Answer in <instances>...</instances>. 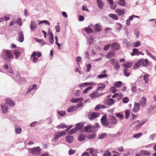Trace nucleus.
Here are the masks:
<instances>
[{
  "label": "nucleus",
  "instance_id": "f257e3e1",
  "mask_svg": "<svg viewBox=\"0 0 156 156\" xmlns=\"http://www.w3.org/2000/svg\"><path fill=\"white\" fill-rule=\"evenodd\" d=\"M2 58L5 60L9 61L11 59H12L14 56L11 51L9 50H3L2 53Z\"/></svg>",
  "mask_w": 156,
  "mask_h": 156
},
{
  "label": "nucleus",
  "instance_id": "f03ea898",
  "mask_svg": "<svg viewBox=\"0 0 156 156\" xmlns=\"http://www.w3.org/2000/svg\"><path fill=\"white\" fill-rule=\"evenodd\" d=\"M29 151L32 154L36 155H39L41 154V149L39 147H35L33 148H29Z\"/></svg>",
  "mask_w": 156,
  "mask_h": 156
},
{
  "label": "nucleus",
  "instance_id": "7ed1b4c3",
  "mask_svg": "<svg viewBox=\"0 0 156 156\" xmlns=\"http://www.w3.org/2000/svg\"><path fill=\"white\" fill-rule=\"evenodd\" d=\"M100 115L99 112H90L88 114V117L90 120H92L98 117Z\"/></svg>",
  "mask_w": 156,
  "mask_h": 156
},
{
  "label": "nucleus",
  "instance_id": "20e7f679",
  "mask_svg": "<svg viewBox=\"0 0 156 156\" xmlns=\"http://www.w3.org/2000/svg\"><path fill=\"white\" fill-rule=\"evenodd\" d=\"M66 134V132L65 131L57 132L55 134L54 137L53 139V140L54 141H56L58 139L63 136L65 135Z\"/></svg>",
  "mask_w": 156,
  "mask_h": 156
},
{
  "label": "nucleus",
  "instance_id": "39448f33",
  "mask_svg": "<svg viewBox=\"0 0 156 156\" xmlns=\"http://www.w3.org/2000/svg\"><path fill=\"white\" fill-rule=\"evenodd\" d=\"M117 122L115 117L113 116H112L109 118V119H108V127L109 128L112 127L113 126H111L110 124H114L116 123Z\"/></svg>",
  "mask_w": 156,
  "mask_h": 156
},
{
  "label": "nucleus",
  "instance_id": "423d86ee",
  "mask_svg": "<svg viewBox=\"0 0 156 156\" xmlns=\"http://www.w3.org/2000/svg\"><path fill=\"white\" fill-rule=\"evenodd\" d=\"M85 131L87 132H95L94 126H91L90 125L85 127Z\"/></svg>",
  "mask_w": 156,
  "mask_h": 156
},
{
  "label": "nucleus",
  "instance_id": "0eeeda50",
  "mask_svg": "<svg viewBox=\"0 0 156 156\" xmlns=\"http://www.w3.org/2000/svg\"><path fill=\"white\" fill-rule=\"evenodd\" d=\"M120 47L119 44L116 42L113 44L111 46V48L113 51H116L120 49Z\"/></svg>",
  "mask_w": 156,
  "mask_h": 156
},
{
  "label": "nucleus",
  "instance_id": "6e6552de",
  "mask_svg": "<svg viewBox=\"0 0 156 156\" xmlns=\"http://www.w3.org/2000/svg\"><path fill=\"white\" fill-rule=\"evenodd\" d=\"M5 102L7 104L9 105L10 106L13 107L15 105V103L10 98L6 99Z\"/></svg>",
  "mask_w": 156,
  "mask_h": 156
},
{
  "label": "nucleus",
  "instance_id": "1a4fd4ad",
  "mask_svg": "<svg viewBox=\"0 0 156 156\" xmlns=\"http://www.w3.org/2000/svg\"><path fill=\"white\" fill-rule=\"evenodd\" d=\"M140 105L139 103H136L135 102L134 107L133 109V111L134 112H138L140 109Z\"/></svg>",
  "mask_w": 156,
  "mask_h": 156
},
{
  "label": "nucleus",
  "instance_id": "9d476101",
  "mask_svg": "<svg viewBox=\"0 0 156 156\" xmlns=\"http://www.w3.org/2000/svg\"><path fill=\"white\" fill-rule=\"evenodd\" d=\"M19 38L18 41L20 42H22L24 40V35L22 31H20L18 33Z\"/></svg>",
  "mask_w": 156,
  "mask_h": 156
},
{
  "label": "nucleus",
  "instance_id": "9b49d317",
  "mask_svg": "<svg viewBox=\"0 0 156 156\" xmlns=\"http://www.w3.org/2000/svg\"><path fill=\"white\" fill-rule=\"evenodd\" d=\"M133 63L132 62H128L125 63H124L122 66H123L125 68L128 69L129 68L133 66Z\"/></svg>",
  "mask_w": 156,
  "mask_h": 156
},
{
  "label": "nucleus",
  "instance_id": "f8f14e48",
  "mask_svg": "<svg viewBox=\"0 0 156 156\" xmlns=\"http://www.w3.org/2000/svg\"><path fill=\"white\" fill-rule=\"evenodd\" d=\"M37 55V53L36 51L33 52L31 55V58L33 57L32 60L33 62L36 63L38 60V58L36 57L35 56Z\"/></svg>",
  "mask_w": 156,
  "mask_h": 156
},
{
  "label": "nucleus",
  "instance_id": "ddd939ff",
  "mask_svg": "<svg viewBox=\"0 0 156 156\" xmlns=\"http://www.w3.org/2000/svg\"><path fill=\"white\" fill-rule=\"evenodd\" d=\"M37 25L34 21H31L30 27L31 30H34L37 28Z\"/></svg>",
  "mask_w": 156,
  "mask_h": 156
},
{
  "label": "nucleus",
  "instance_id": "4468645a",
  "mask_svg": "<svg viewBox=\"0 0 156 156\" xmlns=\"http://www.w3.org/2000/svg\"><path fill=\"white\" fill-rule=\"evenodd\" d=\"M108 2L111 5L110 7L111 9L114 10L116 9V5L115 4H114V2L113 0H108Z\"/></svg>",
  "mask_w": 156,
  "mask_h": 156
},
{
  "label": "nucleus",
  "instance_id": "2eb2a0df",
  "mask_svg": "<svg viewBox=\"0 0 156 156\" xmlns=\"http://www.w3.org/2000/svg\"><path fill=\"white\" fill-rule=\"evenodd\" d=\"M2 111L4 113L7 112L9 109V107L5 105H1Z\"/></svg>",
  "mask_w": 156,
  "mask_h": 156
},
{
  "label": "nucleus",
  "instance_id": "dca6fc26",
  "mask_svg": "<svg viewBox=\"0 0 156 156\" xmlns=\"http://www.w3.org/2000/svg\"><path fill=\"white\" fill-rule=\"evenodd\" d=\"M142 62L140 59L133 66V69H138L142 65Z\"/></svg>",
  "mask_w": 156,
  "mask_h": 156
},
{
  "label": "nucleus",
  "instance_id": "f3484780",
  "mask_svg": "<svg viewBox=\"0 0 156 156\" xmlns=\"http://www.w3.org/2000/svg\"><path fill=\"white\" fill-rule=\"evenodd\" d=\"M124 75L126 77L129 76L131 74V70L128 69H124L123 70Z\"/></svg>",
  "mask_w": 156,
  "mask_h": 156
},
{
  "label": "nucleus",
  "instance_id": "a211bd4d",
  "mask_svg": "<svg viewBox=\"0 0 156 156\" xmlns=\"http://www.w3.org/2000/svg\"><path fill=\"white\" fill-rule=\"evenodd\" d=\"M101 122L102 124L106 126L107 125V121L106 120V115H105L103 116L101 119Z\"/></svg>",
  "mask_w": 156,
  "mask_h": 156
},
{
  "label": "nucleus",
  "instance_id": "6ab92c4d",
  "mask_svg": "<svg viewBox=\"0 0 156 156\" xmlns=\"http://www.w3.org/2000/svg\"><path fill=\"white\" fill-rule=\"evenodd\" d=\"M142 60V65L144 67H147L148 65V61L147 59L145 58L144 60L143 58L140 59Z\"/></svg>",
  "mask_w": 156,
  "mask_h": 156
},
{
  "label": "nucleus",
  "instance_id": "aec40b11",
  "mask_svg": "<svg viewBox=\"0 0 156 156\" xmlns=\"http://www.w3.org/2000/svg\"><path fill=\"white\" fill-rule=\"evenodd\" d=\"M66 138V141L69 143H71L73 140V136L70 135L67 136Z\"/></svg>",
  "mask_w": 156,
  "mask_h": 156
},
{
  "label": "nucleus",
  "instance_id": "412c9836",
  "mask_svg": "<svg viewBox=\"0 0 156 156\" xmlns=\"http://www.w3.org/2000/svg\"><path fill=\"white\" fill-rule=\"evenodd\" d=\"M106 108V107L104 105L99 104L96 106L94 108V109L96 111H98L100 109Z\"/></svg>",
  "mask_w": 156,
  "mask_h": 156
},
{
  "label": "nucleus",
  "instance_id": "4be33fe9",
  "mask_svg": "<svg viewBox=\"0 0 156 156\" xmlns=\"http://www.w3.org/2000/svg\"><path fill=\"white\" fill-rule=\"evenodd\" d=\"M116 11L119 16H122L125 13V10L123 9H117L116 10Z\"/></svg>",
  "mask_w": 156,
  "mask_h": 156
},
{
  "label": "nucleus",
  "instance_id": "5701e85b",
  "mask_svg": "<svg viewBox=\"0 0 156 156\" xmlns=\"http://www.w3.org/2000/svg\"><path fill=\"white\" fill-rule=\"evenodd\" d=\"M117 3L120 6L124 7L126 5V3L125 0H119Z\"/></svg>",
  "mask_w": 156,
  "mask_h": 156
},
{
  "label": "nucleus",
  "instance_id": "b1692460",
  "mask_svg": "<svg viewBox=\"0 0 156 156\" xmlns=\"http://www.w3.org/2000/svg\"><path fill=\"white\" fill-rule=\"evenodd\" d=\"M15 131L16 134H20L21 132V128L19 126L16 125Z\"/></svg>",
  "mask_w": 156,
  "mask_h": 156
},
{
  "label": "nucleus",
  "instance_id": "393cba45",
  "mask_svg": "<svg viewBox=\"0 0 156 156\" xmlns=\"http://www.w3.org/2000/svg\"><path fill=\"white\" fill-rule=\"evenodd\" d=\"M97 2L99 8L101 9L103 6L104 3L101 0H97Z\"/></svg>",
  "mask_w": 156,
  "mask_h": 156
},
{
  "label": "nucleus",
  "instance_id": "a878e982",
  "mask_svg": "<svg viewBox=\"0 0 156 156\" xmlns=\"http://www.w3.org/2000/svg\"><path fill=\"white\" fill-rule=\"evenodd\" d=\"M106 72V70L103 71L102 72L101 74L98 76V78L100 79H101L102 78L106 77L107 76V75L105 74Z\"/></svg>",
  "mask_w": 156,
  "mask_h": 156
},
{
  "label": "nucleus",
  "instance_id": "bb28decb",
  "mask_svg": "<svg viewBox=\"0 0 156 156\" xmlns=\"http://www.w3.org/2000/svg\"><path fill=\"white\" fill-rule=\"evenodd\" d=\"M96 84L94 82H91L89 83H83L81 84L80 85V87H82L83 86H85L86 85H96Z\"/></svg>",
  "mask_w": 156,
  "mask_h": 156
},
{
  "label": "nucleus",
  "instance_id": "cd10ccee",
  "mask_svg": "<svg viewBox=\"0 0 156 156\" xmlns=\"http://www.w3.org/2000/svg\"><path fill=\"white\" fill-rule=\"evenodd\" d=\"M149 76L150 75L148 74H146L144 76L143 79L145 81L146 83H147L148 82Z\"/></svg>",
  "mask_w": 156,
  "mask_h": 156
},
{
  "label": "nucleus",
  "instance_id": "c85d7f7f",
  "mask_svg": "<svg viewBox=\"0 0 156 156\" xmlns=\"http://www.w3.org/2000/svg\"><path fill=\"white\" fill-rule=\"evenodd\" d=\"M68 127L66 125L63 123H61L56 126V128L58 129H63Z\"/></svg>",
  "mask_w": 156,
  "mask_h": 156
},
{
  "label": "nucleus",
  "instance_id": "c756f323",
  "mask_svg": "<svg viewBox=\"0 0 156 156\" xmlns=\"http://www.w3.org/2000/svg\"><path fill=\"white\" fill-rule=\"evenodd\" d=\"M94 29L96 32H99L101 30V27L98 24H96L94 26Z\"/></svg>",
  "mask_w": 156,
  "mask_h": 156
},
{
  "label": "nucleus",
  "instance_id": "7c9ffc66",
  "mask_svg": "<svg viewBox=\"0 0 156 156\" xmlns=\"http://www.w3.org/2000/svg\"><path fill=\"white\" fill-rule=\"evenodd\" d=\"M140 153L142 155L148 156L150 154V153L148 151L146 150H142Z\"/></svg>",
  "mask_w": 156,
  "mask_h": 156
},
{
  "label": "nucleus",
  "instance_id": "2f4dec72",
  "mask_svg": "<svg viewBox=\"0 0 156 156\" xmlns=\"http://www.w3.org/2000/svg\"><path fill=\"white\" fill-rule=\"evenodd\" d=\"M76 106H73L71 107H70L68 108L67 110V112H70L72 111H74L76 109Z\"/></svg>",
  "mask_w": 156,
  "mask_h": 156
},
{
  "label": "nucleus",
  "instance_id": "473e14b6",
  "mask_svg": "<svg viewBox=\"0 0 156 156\" xmlns=\"http://www.w3.org/2000/svg\"><path fill=\"white\" fill-rule=\"evenodd\" d=\"M83 126V124L81 123H79L76 124V128L77 130H80L82 128V127Z\"/></svg>",
  "mask_w": 156,
  "mask_h": 156
},
{
  "label": "nucleus",
  "instance_id": "72a5a7b5",
  "mask_svg": "<svg viewBox=\"0 0 156 156\" xmlns=\"http://www.w3.org/2000/svg\"><path fill=\"white\" fill-rule=\"evenodd\" d=\"M83 99L82 98H73L71 100V101L73 103H76L78 102L79 101H83Z\"/></svg>",
  "mask_w": 156,
  "mask_h": 156
},
{
  "label": "nucleus",
  "instance_id": "f704fd0d",
  "mask_svg": "<svg viewBox=\"0 0 156 156\" xmlns=\"http://www.w3.org/2000/svg\"><path fill=\"white\" fill-rule=\"evenodd\" d=\"M122 84V83L121 81H119L115 82L114 85V86L116 87H119Z\"/></svg>",
  "mask_w": 156,
  "mask_h": 156
},
{
  "label": "nucleus",
  "instance_id": "c9c22d12",
  "mask_svg": "<svg viewBox=\"0 0 156 156\" xmlns=\"http://www.w3.org/2000/svg\"><path fill=\"white\" fill-rule=\"evenodd\" d=\"M109 16L114 20H117L118 19V17L115 14L111 13L109 15Z\"/></svg>",
  "mask_w": 156,
  "mask_h": 156
},
{
  "label": "nucleus",
  "instance_id": "e433bc0d",
  "mask_svg": "<svg viewBox=\"0 0 156 156\" xmlns=\"http://www.w3.org/2000/svg\"><path fill=\"white\" fill-rule=\"evenodd\" d=\"M122 131H118L117 133L116 134H112L111 135H110V136L111 137H116L117 136H121V134L122 133Z\"/></svg>",
  "mask_w": 156,
  "mask_h": 156
},
{
  "label": "nucleus",
  "instance_id": "4c0bfd02",
  "mask_svg": "<svg viewBox=\"0 0 156 156\" xmlns=\"http://www.w3.org/2000/svg\"><path fill=\"white\" fill-rule=\"evenodd\" d=\"M143 98L144 99V101H140V104L141 106L143 107H144L146 106V99L144 98V97H143Z\"/></svg>",
  "mask_w": 156,
  "mask_h": 156
},
{
  "label": "nucleus",
  "instance_id": "58836bf2",
  "mask_svg": "<svg viewBox=\"0 0 156 156\" xmlns=\"http://www.w3.org/2000/svg\"><path fill=\"white\" fill-rule=\"evenodd\" d=\"M108 105H111L115 103L114 99L112 98L108 99Z\"/></svg>",
  "mask_w": 156,
  "mask_h": 156
},
{
  "label": "nucleus",
  "instance_id": "ea45409f",
  "mask_svg": "<svg viewBox=\"0 0 156 156\" xmlns=\"http://www.w3.org/2000/svg\"><path fill=\"white\" fill-rule=\"evenodd\" d=\"M109 62L113 66L118 62V61L115 59L112 58L109 61Z\"/></svg>",
  "mask_w": 156,
  "mask_h": 156
},
{
  "label": "nucleus",
  "instance_id": "a19ab883",
  "mask_svg": "<svg viewBox=\"0 0 156 156\" xmlns=\"http://www.w3.org/2000/svg\"><path fill=\"white\" fill-rule=\"evenodd\" d=\"M84 30L88 34L91 33L93 32V30L90 27L85 28Z\"/></svg>",
  "mask_w": 156,
  "mask_h": 156
},
{
  "label": "nucleus",
  "instance_id": "79ce46f5",
  "mask_svg": "<svg viewBox=\"0 0 156 156\" xmlns=\"http://www.w3.org/2000/svg\"><path fill=\"white\" fill-rule=\"evenodd\" d=\"M85 139V136L84 135L81 134L78 137V140L79 141H82L84 140Z\"/></svg>",
  "mask_w": 156,
  "mask_h": 156
},
{
  "label": "nucleus",
  "instance_id": "37998d69",
  "mask_svg": "<svg viewBox=\"0 0 156 156\" xmlns=\"http://www.w3.org/2000/svg\"><path fill=\"white\" fill-rule=\"evenodd\" d=\"M115 55V53L114 52L111 51L108 53V58H111L114 57Z\"/></svg>",
  "mask_w": 156,
  "mask_h": 156
},
{
  "label": "nucleus",
  "instance_id": "c03bdc74",
  "mask_svg": "<svg viewBox=\"0 0 156 156\" xmlns=\"http://www.w3.org/2000/svg\"><path fill=\"white\" fill-rule=\"evenodd\" d=\"M89 152L92 155H94V154H95L97 153V151L96 149H94L93 148H90L89 149Z\"/></svg>",
  "mask_w": 156,
  "mask_h": 156
},
{
  "label": "nucleus",
  "instance_id": "a18cd8bd",
  "mask_svg": "<svg viewBox=\"0 0 156 156\" xmlns=\"http://www.w3.org/2000/svg\"><path fill=\"white\" fill-rule=\"evenodd\" d=\"M105 87V85L101 84H99L98 85V87L97 88V90H102Z\"/></svg>",
  "mask_w": 156,
  "mask_h": 156
},
{
  "label": "nucleus",
  "instance_id": "49530a36",
  "mask_svg": "<svg viewBox=\"0 0 156 156\" xmlns=\"http://www.w3.org/2000/svg\"><path fill=\"white\" fill-rule=\"evenodd\" d=\"M142 135V133H139L136 134L133 136V137L134 138H138L141 137Z\"/></svg>",
  "mask_w": 156,
  "mask_h": 156
},
{
  "label": "nucleus",
  "instance_id": "de8ad7c7",
  "mask_svg": "<svg viewBox=\"0 0 156 156\" xmlns=\"http://www.w3.org/2000/svg\"><path fill=\"white\" fill-rule=\"evenodd\" d=\"M35 88H36V90L37 89V86L36 84H34L32 86H30L29 88V89L27 91V93L30 92V91L32 89H34Z\"/></svg>",
  "mask_w": 156,
  "mask_h": 156
},
{
  "label": "nucleus",
  "instance_id": "09e8293b",
  "mask_svg": "<svg viewBox=\"0 0 156 156\" xmlns=\"http://www.w3.org/2000/svg\"><path fill=\"white\" fill-rule=\"evenodd\" d=\"M145 122H140L138 124H137L136 126V129H139L140 128L141 126L143 125V124H144V123Z\"/></svg>",
  "mask_w": 156,
  "mask_h": 156
},
{
  "label": "nucleus",
  "instance_id": "8fccbe9b",
  "mask_svg": "<svg viewBox=\"0 0 156 156\" xmlns=\"http://www.w3.org/2000/svg\"><path fill=\"white\" fill-rule=\"evenodd\" d=\"M14 53L16 56V58H17L20 55V52L19 51L16 50L14 51Z\"/></svg>",
  "mask_w": 156,
  "mask_h": 156
},
{
  "label": "nucleus",
  "instance_id": "3c124183",
  "mask_svg": "<svg viewBox=\"0 0 156 156\" xmlns=\"http://www.w3.org/2000/svg\"><path fill=\"white\" fill-rule=\"evenodd\" d=\"M77 129L76 128V127L75 128H73L71 129L69 132V134H72L73 133H75L77 131Z\"/></svg>",
  "mask_w": 156,
  "mask_h": 156
},
{
  "label": "nucleus",
  "instance_id": "603ef678",
  "mask_svg": "<svg viewBox=\"0 0 156 156\" xmlns=\"http://www.w3.org/2000/svg\"><path fill=\"white\" fill-rule=\"evenodd\" d=\"M116 116L118 118L122 119L124 117V115H123L122 114L120 113H117L115 114Z\"/></svg>",
  "mask_w": 156,
  "mask_h": 156
},
{
  "label": "nucleus",
  "instance_id": "864d4df0",
  "mask_svg": "<svg viewBox=\"0 0 156 156\" xmlns=\"http://www.w3.org/2000/svg\"><path fill=\"white\" fill-rule=\"evenodd\" d=\"M141 43L139 41H137L133 43V46L135 47H137L140 45Z\"/></svg>",
  "mask_w": 156,
  "mask_h": 156
},
{
  "label": "nucleus",
  "instance_id": "5fc2aeb1",
  "mask_svg": "<svg viewBox=\"0 0 156 156\" xmlns=\"http://www.w3.org/2000/svg\"><path fill=\"white\" fill-rule=\"evenodd\" d=\"M113 66L115 70H118L120 67V66L119 65V63L118 62H116V63H115L114 65H113Z\"/></svg>",
  "mask_w": 156,
  "mask_h": 156
},
{
  "label": "nucleus",
  "instance_id": "6e6d98bb",
  "mask_svg": "<svg viewBox=\"0 0 156 156\" xmlns=\"http://www.w3.org/2000/svg\"><path fill=\"white\" fill-rule=\"evenodd\" d=\"M59 23H57V25L55 27L56 32H59L60 30V26Z\"/></svg>",
  "mask_w": 156,
  "mask_h": 156
},
{
  "label": "nucleus",
  "instance_id": "4d7b16f0",
  "mask_svg": "<svg viewBox=\"0 0 156 156\" xmlns=\"http://www.w3.org/2000/svg\"><path fill=\"white\" fill-rule=\"evenodd\" d=\"M116 26V30L119 31L122 27L121 25L119 23H118Z\"/></svg>",
  "mask_w": 156,
  "mask_h": 156
},
{
  "label": "nucleus",
  "instance_id": "13d9d810",
  "mask_svg": "<svg viewBox=\"0 0 156 156\" xmlns=\"http://www.w3.org/2000/svg\"><path fill=\"white\" fill-rule=\"evenodd\" d=\"M95 134H91L87 136V138L89 140L92 139L95 137Z\"/></svg>",
  "mask_w": 156,
  "mask_h": 156
},
{
  "label": "nucleus",
  "instance_id": "bf43d9fd",
  "mask_svg": "<svg viewBox=\"0 0 156 156\" xmlns=\"http://www.w3.org/2000/svg\"><path fill=\"white\" fill-rule=\"evenodd\" d=\"M133 52L134 53L135 55H139V50L136 48H133Z\"/></svg>",
  "mask_w": 156,
  "mask_h": 156
},
{
  "label": "nucleus",
  "instance_id": "052dcab7",
  "mask_svg": "<svg viewBox=\"0 0 156 156\" xmlns=\"http://www.w3.org/2000/svg\"><path fill=\"white\" fill-rule=\"evenodd\" d=\"M125 118L126 119L129 118V112L128 110H126L125 111Z\"/></svg>",
  "mask_w": 156,
  "mask_h": 156
},
{
  "label": "nucleus",
  "instance_id": "680f3d73",
  "mask_svg": "<svg viewBox=\"0 0 156 156\" xmlns=\"http://www.w3.org/2000/svg\"><path fill=\"white\" fill-rule=\"evenodd\" d=\"M92 88V87H88L85 89L83 91V93L84 94H86L87 93V92L90 89H91Z\"/></svg>",
  "mask_w": 156,
  "mask_h": 156
},
{
  "label": "nucleus",
  "instance_id": "e2e57ef3",
  "mask_svg": "<svg viewBox=\"0 0 156 156\" xmlns=\"http://www.w3.org/2000/svg\"><path fill=\"white\" fill-rule=\"evenodd\" d=\"M122 101L124 103H126L128 102L129 100L128 98L125 97L123 98Z\"/></svg>",
  "mask_w": 156,
  "mask_h": 156
},
{
  "label": "nucleus",
  "instance_id": "0e129e2a",
  "mask_svg": "<svg viewBox=\"0 0 156 156\" xmlns=\"http://www.w3.org/2000/svg\"><path fill=\"white\" fill-rule=\"evenodd\" d=\"M145 51L146 52V54L147 55L149 56H150L152 58L154 59V57L151 55L150 52L148 51L147 50H145Z\"/></svg>",
  "mask_w": 156,
  "mask_h": 156
},
{
  "label": "nucleus",
  "instance_id": "69168bd1",
  "mask_svg": "<svg viewBox=\"0 0 156 156\" xmlns=\"http://www.w3.org/2000/svg\"><path fill=\"white\" fill-rule=\"evenodd\" d=\"M58 113L61 116H64L66 114V112L65 111H58Z\"/></svg>",
  "mask_w": 156,
  "mask_h": 156
},
{
  "label": "nucleus",
  "instance_id": "338daca9",
  "mask_svg": "<svg viewBox=\"0 0 156 156\" xmlns=\"http://www.w3.org/2000/svg\"><path fill=\"white\" fill-rule=\"evenodd\" d=\"M116 90L115 88L113 87H111L110 89V91L113 93H115L116 91Z\"/></svg>",
  "mask_w": 156,
  "mask_h": 156
},
{
  "label": "nucleus",
  "instance_id": "774afa93",
  "mask_svg": "<svg viewBox=\"0 0 156 156\" xmlns=\"http://www.w3.org/2000/svg\"><path fill=\"white\" fill-rule=\"evenodd\" d=\"M131 90L133 93L136 91V87L135 85L132 87Z\"/></svg>",
  "mask_w": 156,
  "mask_h": 156
}]
</instances>
